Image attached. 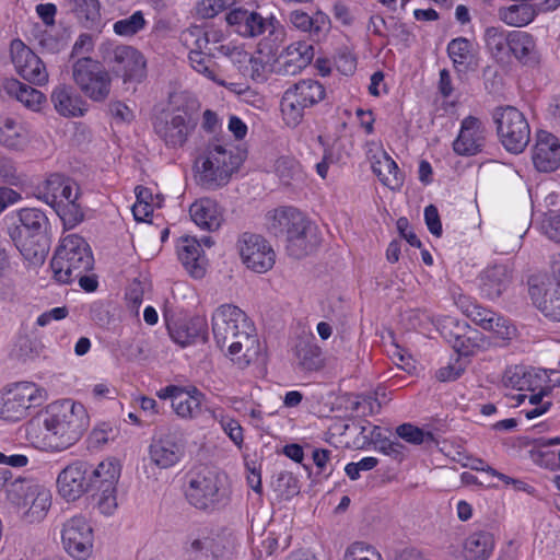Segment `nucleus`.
I'll list each match as a JSON object with an SVG mask.
<instances>
[{
  "label": "nucleus",
  "mask_w": 560,
  "mask_h": 560,
  "mask_svg": "<svg viewBox=\"0 0 560 560\" xmlns=\"http://www.w3.org/2000/svg\"><path fill=\"white\" fill-rule=\"evenodd\" d=\"M212 332L217 346L228 347L231 360L244 369L256 361L260 354V343L255 328L240 307L224 304L212 315Z\"/></svg>",
  "instance_id": "1"
},
{
  "label": "nucleus",
  "mask_w": 560,
  "mask_h": 560,
  "mask_svg": "<svg viewBox=\"0 0 560 560\" xmlns=\"http://www.w3.org/2000/svg\"><path fill=\"white\" fill-rule=\"evenodd\" d=\"M7 230L22 256L32 264L44 262L50 247L49 220L37 208H23L7 215Z\"/></svg>",
  "instance_id": "2"
},
{
  "label": "nucleus",
  "mask_w": 560,
  "mask_h": 560,
  "mask_svg": "<svg viewBox=\"0 0 560 560\" xmlns=\"http://www.w3.org/2000/svg\"><path fill=\"white\" fill-rule=\"evenodd\" d=\"M90 417L81 402L71 399L55 401L44 413V440L48 447L62 451L77 443L88 430Z\"/></svg>",
  "instance_id": "3"
},
{
  "label": "nucleus",
  "mask_w": 560,
  "mask_h": 560,
  "mask_svg": "<svg viewBox=\"0 0 560 560\" xmlns=\"http://www.w3.org/2000/svg\"><path fill=\"white\" fill-rule=\"evenodd\" d=\"M185 498L195 509L212 513L230 503L228 478L217 469L202 466L187 475Z\"/></svg>",
  "instance_id": "4"
},
{
  "label": "nucleus",
  "mask_w": 560,
  "mask_h": 560,
  "mask_svg": "<svg viewBox=\"0 0 560 560\" xmlns=\"http://www.w3.org/2000/svg\"><path fill=\"white\" fill-rule=\"evenodd\" d=\"M243 163V158L232 145L209 142L196 160L197 182L207 190L225 186L233 173Z\"/></svg>",
  "instance_id": "5"
},
{
  "label": "nucleus",
  "mask_w": 560,
  "mask_h": 560,
  "mask_svg": "<svg viewBox=\"0 0 560 560\" xmlns=\"http://www.w3.org/2000/svg\"><path fill=\"white\" fill-rule=\"evenodd\" d=\"M94 257L86 241L77 235L65 236L50 261L54 278L59 283L69 284L82 272L93 269Z\"/></svg>",
  "instance_id": "6"
},
{
  "label": "nucleus",
  "mask_w": 560,
  "mask_h": 560,
  "mask_svg": "<svg viewBox=\"0 0 560 560\" xmlns=\"http://www.w3.org/2000/svg\"><path fill=\"white\" fill-rule=\"evenodd\" d=\"M88 485L93 508L105 516H110L118 508L117 482L120 477V465L113 460L101 462L97 466L88 463Z\"/></svg>",
  "instance_id": "7"
},
{
  "label": "nucleus",
  "mask_w": 560,
  "mask_h": 560,
  "mask_svg": "<svg viewBox=\"0 0 560 560\" xmlns=\"http://www.w3.org/2000/svg\"><path fill=\"white\" fill-rule=\"evenodd\" d=\"M325 97V88L316 80L305 79L289 88L281 98V112L287 125L298 126L304 110L319 103Z\"/></svg>",
  "instance_id": "8"
},
{
  "label": "nucleus",
  "mask_w": 560,
  "mask_h": 560,
  "mask_svg": "<svg viewBox=\"0 0 560 560\" xmlns=\"http://www.w3.org/2000/svg\"><path fill=\"white\" fill-rule=\"evenodd\" d=\"M72 80L93 102H104L109 96L110 74L100 61L91 57H82L73 62Z\"/></svg>",
  "instance_id": "9"
},
{
  "label": "nucleus",
  "mask_w": 560,
  "mask_h": 560,
  "mask_svg": "<svg viewBox=\"0 0 560 560\" xmlns=\"http://www.w3.org/2000/svg\"><path fill=\"white\" fill-rule=\"evenodd\" d=\"M47 392L32 382H20L0 397V417L7 421H19L31 408L42 406Z\"/></svg>",
  "instance_id": "10"
},
{
  "label": "nucleus",
  "mask_w": 560,
  "mask_h": 560,
  "mask_svg": "<svg viewBox=\"0 0 560 560\" xmlns=\"http://www.w3.org/2000/svg\"><path fill=\"white\" fill-rule=\"evenodd\" d=\"M494 122L505 150L513 154L522 153L530 140L529 124L523 113L513 106L498 108Z\"/></svg>",
  "instance_id": "11"
},
{
  "label": "nucleus",
  "mask_w": 560,
  "mask_h": 560,
  "mask_svg": "<svg viewBox=\"0 0 560 560\" xmlns=\"http://www.w3.org/2000/svg\"><path fill=\"white\" fill-rule=\"evenodd\" d=\"M186 454V439L177 427L156 432L149 445V459L159 469H168L177 465Z\"/></svg>",
  "instance_id": "12"
},
{
  "label": "nucleus",
  "mask_w": 560,
  "mask_h": 560,
  "mask_svg": "<svg viewBox=\"0 0 560 560\" xmlns=\"http://www.w3.org/2000/svg\"><path fill=\"white\" fill-rule=\"evenodd\" d=\"M196 127L191 114L184 108L164 110L153 120L155 135L167 148H182Z\"/></svg>",
  "instance_id": "13"
},
{
  "label": "nucleus",
  "mask_w": 560,
  "mask_h": 560,
  "mask_svg": "<svg viewBox=\"0 0 560 560\" xmlns=\"http://www.w3.org/2000/svg\"><path fill=\"white\" fill-rule=\"evenodd\" d=\"M107 62L112 72L121 78L124 83H141L147 78V59L133 46H116L108 54Z\"/></svg>",
  "instance_id": "14"
},
{
  "label": "nucleus",
  "mask_w": 560,
  "mask_h": 560,
  "mask_svg": "<svg viewBox=\"0 0 560 560\" xmlns=\"http://www.w3.org/2000/svg\"><path fill=\"white\" fill-rule=\"evenodd\" d=\"M236 247L243 262L255 272H266L275 265V252L259 234L242 233L236 242Z\"/></svg>",
  "instance_id": "15"
},
{
  "label": "nucleus",
  "mask_w": 560,
  "mask_h": 560,
  "mask_svg": "<svg viewBox=\"0 0 560 560\" xmlns=\"http://www.w3.org/2000/svg\"><path fill=\"white\" fill-rule=\"evenodd\" d=\"M266 31H268V36L258 44L259 52L275 55L285 38V30L275 16L266 20L259 13L249 11L240 35L256 37Z\"/></svg>",
  "instance_id": "16"
},
{
  "label": "nucleus",
  "mask_w": 560,
  "mask_h": 560,
  "mask_svg": "<svg viewBox=\"0 0 560 560\" xmlns=\"http://www.w3.org/2000/svg\"><path fill=\"white\" fill-rule=\"evenodd\" d=\"M61 539L66 551L78 560L86 559L93 547V530L83 516H73L63 525Z\"/></svg>",
  "instance_id": "17"
},
{
  "label": "nucleus",
  "mask_w": 560,
  "mask_h": 560,
  "mask_svg": "<svg viewBox=\"0 0 560 560\" xmlns=\"http://www.w3.org/2000/svg\"><path fill=\"white\" fill-rule=\"evenodd\" d=\"M442 336L452 348L464 357H469L479 349L483 341L482 334L467 322L448 318L442 326Z\"/></svg>",
  "instance_id": "18"
},
{
  "label": "nucleus",
  "mask_w": 560,
  "mask_h": 560,
  "mask_svg": "<svg viewBox=\"0 0 560 560\" xmlns=\"http://www.w3.org/2000/svg\"><path fill=\"white\" fill-rule=\"evenodd\" d=\"M488 138L485 124L475 116H467L460 122V129L453 142V150L460 156H474L483 152Z\"/></svg>",
  "instance_id": "19"
},
{
  "label": "nucleus",
  "mask_w": 560,
  "mask_h": 560,
  "mask_svg": "<svg viewBox=\"0 0 560 560\" xmlns=\"http://www.w3.org/2000/svg\"><path fill=\"white\" fill-rule=\"evenodd\" d=\"M458 305L463 313L475 324L486 330L495 332L502 339H510L515 331L514 326L504 316L469 301L468 298H460Z\"/></svg>",
  "instance_id": "20"
},
{
  "label": "nucleus",
  "mask_w": 560,
  "mask_h": 560,
  "mask_svg": "<svg viewBox=\"0 0 560 560\" xmlns=\"http://www.w3.org/2000/svg\"><path fill=\"white\" fill-rule=\"evenodd\" d=\"M273 71L280 75H295L305 69L314 58V46L305 40L291 43L280 52L278 50Z\"/></svg>",
  "instance_id": "21"
},
{
  "label": "nucleus",
  "mask_w": 560,
  "mask_h": 560,
  "mask_svg": "<svg viewBox=\"0 0 560 560\" xmlns=\"http://www.w3.org/2000/svg\"><path fill=\"white\" fill-rule=\"evenodd\" d=\"M552 278L538 285L530 287L529 293L536 307L548 318L560 322V261L552 265Z\"/></svg>",
  "instance_id": "22"
},
{
  "label": "nucleus",
  "mask_w": 560,
  "mask_h": 560,
  "mask_svg": "<svg viewBox=\"0 0 560 560\" xmlns=\"http://www.w3.org/2000/svg\"><path fill=\"white\" fill-rule=\"evenodd\" d=\"M18 46L12 55L13 65L18 73L30 83L43 85L48 81V72L42 59L21 40L13 42Z\"/></svg>",
  "instance_id": "23"
},
{
  "label": "nucleus",
  "mask_w": 560,
  "mask_h": 560,
  "mask_svg": "<svg viewBox=\"0 0 560 560\" xmlns=\"http://www.w3.org/2000/svg\"><path fill=\"white\" fill-rule=\"evenodd\" d=\"M86 469V462L75 460L59 472L57 477V488L63 499L74 501L88 492Z\"/></svg>",
  "instance_id": "24"
},
{
  "label": "nucleus",
  "mask_w": 560,
  "mask_h": 560,
  "mask_svg": "<svg viewBox=\"0 0 560 560\" xmlns=\"http://www.w3.org/2000/svg\"><path fill=\"white\" fill-rule=\"evenodd\" d=\"M284 244L287 254L294 259L311 255L320 244L316 225L305 215Z\"/></svg>",
  "instance_id": "25"
},
{
  "label": "nucleus",
  "mask_w": 560,
  "mask_h": 560,
  "mask_svg": "<svg viewBox=\"0 0 560 560\" xmlns=\"http://www.w3.org/2000/svg\"><path fill=\"white\" fill-rule=\"evenodd\" d=\"M532 160L537 171L550 173L560 166V142L552 133L540 130L536 135Z\"/></svg>",
  "instance_id": "26"
},
{
  "label": "nucleus",
  "mask_w": 560,
  "mask_h": 560,
  "mask_svg": "<svg viewBox=\"0 0 560 560\" xmlns=\"http://www.w3.org/2000/svg\"><path fill=\"white\" fill-rule=\"evenodd\" d=\"M50 101L56 112L66 118L83 117L89 108L86 101L74 88L63 83L52 89Z\"/></svg>",
  "instance_id": "27"
},
{
  "label": "nucleus",
  "mask_w": 560,
  "mask_h": 560,
  "mask_svg": "<svg viewBox=\"0 0 560 560\" xmlns=\"http://www.w3.org/2000/svg\"><path fill=\"white\" fill-rule=\"evenodd\" d=\"M167 329L173 341L182 347L208 340V323L202 316H194L189 319L168 323Z\"/></svg>",
  "instance_id": "28"
},
{
  "label": "nucleus",
  "mask_w": 560,
  "mask_h": 560,
  "mask_svg": "<svg viewBox=\"0 0 560 560\" xmlns=\"http://www.w3.org/2000/svg\"><path fill=\"white\" fill-rule=\"evenodd\" d=\"M305 218L298 208L281 206L266 214L267 229L275 237L285 242Z\"/></svg>",
  "instance_id": "29"
},
{
  "label": "nucleus",
  "mask_w": 560,
  "mask_h": 560,
  "mask_svg": "<svg viewBox=\"0 0 560 560\" xmlns=\"http://www.w3.org/2000/svg\"><path fill=\"white\" fill-rule=\"evenodd\" d=\"M40 192L43 194V200L48 205L77 200L79 196V189L75 183L59 173L50 174L45 179Z\"/></svg>",
  "instance_id": "30"
},
{
  "label": "nucleus",
  "mask_w": 560,
  "mask_h": 560,
  "mask_svg": "<svg viewBox=\"0 0 560 560\" xmlns=\"http://www.w3.org/2000/svg\"><path fill=\"white\" fill-rule=\"evenodd\" d=\"M447 55L453 62V67L458 75L463 78L469 71H475L478 67V59L474 44L466 37L453 38L446 47Z\"/></svg>",
  "instance_id": "31"
},
{
  "label": "nucleus",
  "mask_w": 560,
  "mask_h": 560,
  "mask_svg": "<svg viewBox=\"0 0 560 560\" xmlns=\"http://www.w3.org/2000/svg\"><path fill=\"white\" fill-rule=\"evenodd\" d=\"M183 548L194 560H219L223 555L221 545L207 530L188 535Z\"/></svg>",
  "instance_id": "32"
},
{
  "label": "nucleus",
  "mask_w": 560,
  "mask_h": 560,
  "mask_svg": "<svg viewBox=\"0 0 560 560\" xmlns=\"http://www.w3.org/2000/svg\"><path fill=\"white\" fill-rule=\"evenodd\" d=\"M545 376L546 372L542 370H536L526 365H513L506 368L502 382L505 387L535 392L540 388Z\"/></svg>",
  "instance_id": "33"
},
{
  "label": "nucleus",
  "mask_w": 560,
  "mask_h": 560,
  "mask_svg": "<svg viewBox=\"0 0 560 560\" xmlns=\"http://www.w3.org/2000/svg\"><path fill=\"white\" fill-rule=\"evenodd\" d=\"M205 400V394L196 386L183 387L174 399L173 410L180 419L194 420L208 410Z\"/></svg>",
  "instance_id": "34"
},
{
  "label": "nucleus",
  "mask_w": 560,
  "mask_h": 560,
  "mask_svg": "<svg viewBox=\"0 0 560 560\" xmlns=\"http://www.w3.org/2000/svg\"><path fill=\"white\" fill-rule=\"evenodd\" d=\"M192 221L201 229L217 231L223 222L222 209L211 198H200L189 208Z\"/></svg>",
  "instance_id": "35"
},
{
  "label": "nucleus",
  "mask_w": 560,
  "mask_h": 560,
  "mask_svg": "<svg viewBox=\"0 0 560 560\" xmlns=\"http://www.w3.org/2000/svg\"><path fill=\"white\" fill-rule=\"evenodd\" d=\"M201 244L196 237H182L177 245L178 258L194 278L205 275V256Z\"/></svg>",
  "instance_id": "36"
},
{
  "label": "nucleus",
  "mask_w": 560,
  "mask_h": 560,
  "mask_svg": "<svg viewBox=\"0 0 560 560\" xmlns=\"http://www.w3.org/2000/svg\"><path fill=\"white\" fill-rule=\"evenodd\" d=\"M51 492L43 485L33 488L22 505L23 517L27 523H36L43 521L51 506Z\"/></svg>",
  "instance_id": "37"
},
{
  "label": "nucleus",
  "mask_w": 560,
  "mask_h": 560,
  "mask_svg": "<svg viewBox=\"0 0 560 560\" xmlns=\"http://www.w3.org/2000/svg\"><path fill=\"white\" fill-rule=\"evenodd\" d=\"M511 271L506 265H493L481 275V291L490 300L498 299L511 282Z\"/></svg>",
  "instance_id": "38"
},
{
  "label": "nucleus",
  "mask_w": 560,
  "mask_h": 560,
  "mask_svg": "<svg viewBox=\"0 0 560 560\" xmlns=\"http://www.w3.org/2000/svg\"><path fill=\"white\" fill-rule=\"evenodd\" d=\"M66 7L82 27L88 30L100 28L101 2L98 0H66Z\"/></svg>",
  "instance_id": "39"
},
{
  "label": "nucleus",
  "mask_w": 560,
  "mask_h": 560,
  "mask_svg": "<svg viewBox=\"0 0 560 560\" xmlns=\"http://www.w3.org/2000/svg\"><path fill=\"white\" fill-rule=\"evenodd\" d=\"M509 50L523 65L532 66L538 62L535 38L527 32H510Z\"/></svg>",
  "instance_id": "40"
},
{
  "label": "nucleus",
  "mask_w": 560,
  "mask_h": 560,
  "mask_svg": "<svg viewBox=\"0 0 560 560\" xmlns=\"http://www.w3.org/2000/svg\"><path fill=\"white\" fill-rule=\"evenodd\" d=\"M289 22L294 28L308 33L316 40L329 26V18L323 12H317L314 16H311L304 11L293 10L289 14Z\"/></svg>",
  "instance_id": "41"
},
{
  "label": "nucleus",
  "mask_w": 560,
  "mask_h": 560,
  "mask_svg": "<svg viewBox=\"0 0 560 560\" xmlns=\"http://www.w3.org/2000/svg\"><path fill=\"white\" fill-rule=\"evenodd\" d=\"M494 548V537L488 530L471 533L464 542V553L467 560H487Z\"/></svg>",
  "instance_id": "42"
},
{
  "label": "nucleus",
  "mask_w": 560,
  "mask_h": 560,
  "mask_svg": "<svg viewBox=\"0 0 560 560\" xmlns=\"http://www.w3.org/2000/svg\"><path fill=\"white\" fill-rule=\"evenodd\" d=\"M372 170L381 183L392 190L399 189L404 184L402 172L386 152H383L382 156L373 162Z\"/></svg>",
  "instance_id": "43"
},
{
  "label": "nucleus",
  "mask_w": 560,
  "mask_h": 560,
  "mask_svg": "<svg viewBox=\"0 0 560 560\" xmlns=\"http://www.w3.org/2000/svg\"><path fill=\"white\" fill-rule=\"evenodd\" d=\"M536 5L529 2H521L509 7L500 8L499 19L510 26L522 27L532 23L537 16Z\"/></svg>",
  "instance_id": "44"
},
{
  "label": "nucleus",
  "mask_w": 560,
  "mask_h": 560,
  "mask_svg": "<svg viewBox=\"0 0 560 560\" xmlns=\"http://www.w3.org/2000/svg\"><path fill=\"white\" fill-rule=\"evenodd\" d=\"M183 42L189 48V52L208 54L215 56L211 44L220 42V35L217 32H206L199 27H192L183 33Z\"/></svg>",
  "instance_id": "45"
},
{
  "label": "nucleus",
  "mask_w": 560,
  "mask_h": 560,
  "mask_svg": "<svg viewBox=\"0 0 560 560\" xmlns=\"http://www.w3.org/2000/svg\"><path fill=\"white\" fill-rule=\"evenodd\" d=\"M4 89L8 94L15 96L18 101L33 110H37L40 104L46 101V96L40 91L16 79L8 80Z\"/></svg>",
  "instance_id": "46"
},
{
  "label": "nucleus",
  "mask_w": 560,
  "mask_h": 560,
  "mask_svg": "<svg viewBox=\"0 0 560 560\" xmlns=\"http://www.w3.org/2000/svg\"><path fill=\"white\" fill-rule=\"evenodd\" d=\"M299 365L305 371H317L323 365L320 348L310 340H300L295 346Z\"/></svg>",
  "instance_id": "47"
},
{
  "label": "nucleus",
  "mask_w": 560,
  "mask_h": 560,
  "mask_svg": "<svg viewBox=\"0 0 560 560\" xmlns=\"http://www.w3.org/2000/svg\"><path fill=\"white\" fill-rule=\"evenodd\" d=\"M483 39L487 49L495 58H501L509 48L510 44V32H505L501 27L489 26L485 31Z\"/></svg>",
  "instance_id": "48"
},
{
  "label": "nucleus",
  "mask_w": 560,
  "mask_h": 560,
  "mask_svg": "<svg viewBox=\"0 0 560 560\" xmlns=\"http://www.w3.org/2000/svg\"><path fill=\"white\" fill-rule=\"evenodd\" d=\"M147 21L142 11H136L126 19L118 20L113 25V31L121 37H132L144 30Z\"/></svg>",
  "instance_id": "49"
},
{
  "label": "nucleus",
  "mask_w": 560,
  "mask_h": 560,
  "mask_svg": "<svg viewBox=\"0 0 560 560\" xmlns=\"http://www.w3.org/2000/svg\"><path fill=\"white\" fill-rule=\"evenodd\" d=\"M396 434L398 438L405 440L408 443L419 445L427 444L431 445L436 443L432 432L423 431L422 429L411 424L402 423L396 428Z\"/></svg>",
  "instance_id": "50"
},
{
  "label": "nucleus",
  "mask_w": 560,
  "mask_h": 560,
  "mask_svg": "<svg viewBox=\"0 0 560 560\" xmlns=\"http://www.w3.org/2000/svg\"><path fill=\"white\" fill-rule=\"evenodd\" d=\"M38 483H35L31 480H26L23 478H16L12 482L8 485L7 488V499L16 508L21 509L23 504H25L26 499H28V494L33 488L37 487Z\"/></svg>",
  "instance_id": "51"
},
{
  "label": "nucleus",
  "mask_w": 560,
  "mask_h": 560,
  "mask_svg": "<svg viewBox=\"0 0 560 560\" xmlns=\"http://www.w3.org/2000/svg\"><path fill=\"white\" fill-rule=\"evenodd\" d=\"M272 485L275 491L283 499H291L300 493L299 479L291 471H280Z\"/></svg>",
  "instance_id": "52"
},
{
  "label": "nucleus",
  "mask_w": 560,
  "mask_h": 560,
  "mask_svg": "<svg viewBox=\"0 0 560 560\" xmlns=\"http://www.w3.org/2000/svg\"><path fill=\"white\" fill-rule=\"evenodd\" d=\"M343 560H382V557L372 546L357 541L347 548Z\"/></svg>",
  "instance_id": "53"
},
{
  "label": "nucleus",
  "mask_w": 560,
  "mask_h": 560,
  "mask_svg": "<svg viewBox=\"0 0 560 560\" xmlns=\"http://www.w3.org/2000/svg\"><path fill=\"white\" fill-rule=\"evenodd\" d=\"M145 289L147 283L139 279H133L126 289L125 296L128 307L135 314H138L139 312V307L142 304Z\"/></svg>",
  "instance_id": "54"
},
{
  "label": "nucleus",
  "mask_w": 560,
  "mask_h": 560,
  "mask_svg": "<svg viewBox=\"0 0 560 560\" xmlns=\"http://www.w3.org/2000/svg\"><path fill=\"white\" fill-rule=\"evenodd\" d=\"M213 56H210L208 54L199 52H189L188 59L190 62V66L192 69L201 74H203L206 78L215 81V75L213 70L211 69L212 58Z\"/></svg>",
  "instance_id": "55"
},
{
  "label": "nucleus",
  "mask_w": 560,
  "mask_h": 560,
  "mask_svg": "<svg viewBox=\"0 0 560 560\" xmlns=\"http://www.w3.org/2000/svg\"><path fill=\"white\" fill-rule=\"evenodd\" d=\"M59 217L63 221V224L71 229L83 220L84 214L77 203V200H70L62 205Z\"/></svg>",
  "instance_id": "56"
},
{
  "label": "nucleus",
  "mask_w": 560,
  "mask_h": 560,
  "mask_svg": "<svg viewBox=\"0 0 560 560\" xmlns=\"http://www.w3.org/2000/svg\"><path fill=\"white\" fill-rule=\"evenodd\" d=\"M220 424L224 433L233 441L235 445L238 447L242 445L244 436H243V428L238 423L237 420L230 417H221Z\"/></svg>",
  "instance_id": "57"
},
{
  "label": "nucleus",
  "mask_w": 560,
  "mask_h": 560,
  "mask_svg": "<svg viewBox=\"0 0 560 560\" xmlns=\"http://www.w3.org/2000/svg\"><path fill=\"white\" fill-rule=\"evenodd\" d=\"M375 450L398 462H401L405 456V446L399 441H392L388 438H386L384 441H380V444L375 446Z\"/></svg>",
  "instance_id": "58"
},
{
  "label": "nucleus",
  "mask_w": 560,
  "mask_h": 560,
  "mask_svg": "<svg viewBox=\"0 0 560 560\" xmlns=\"http://www.w3.org/2000/svg\"><path fill=\"white\" fill-rule=\"evenodd\" d=\"M228 8V0H202L198 4V14L203 19H212Z\"/></svg>",
  "instance_id": "59"
},
{
  "label": "nucleus",
  "mask_w": 560,
  "mask_h": 560,
  "mask_svg": "<svg viewBox=\"0 0 560 560\" xmlns=\"http://www.w3.org/2000/svg\"><path fill=\"white\" fill-rule=\"evenodd\" d=\"M16 357L22 360L37 354L35 342L26 335H20L14 345Z\"/></svg>",
  "instance_id": "60"
},
{
  "label": "nucleus",
  "mask_w": 560,
  "mask_h": 560,
  "mask_svg": "<svg viewBox=\"0 0 560 560\" xmlns=\"http://www.w3.org/2000/svg\"><path fill=\"white\" fill-rule=\"evenodd\" d=\"M424 221L428 230L434 236L440 237L442 235V223L438 208L434 205H429L424 208Z\"/></svg>",
  "instance_id": "61"
},
{
  "label": "nucleus",
  "mask_w": 560,
  "mask_h": 560,
  "mask_svg": "<svg viewBox=\"0 0 560 560\" xmlns=\"http://www.w3.org/2000/svg\"><path fill=\"white\" fill-rule=\"evenodd\" d=\"M38 45L40 46L43 51L49 54L59 52L65 46L62 39L58 38L57 36L48 32H43L40 34V36L38 37Z\"/></svg>",
  "instance_id": "62"
},
{
  "label": "nucleus",
  "mask_w": 560,
  "mask_h": 560,
  "mask_svg": "<svg viewBox=\"0 0 560 560\" xmlns=\"http://www.w3.org/2000/svg\"><path fill=\"white\" fill-rule=\"evenodd\" d=\"M375 407L380 409L377 399L371 395L359 396L358 400L352 404V410L361 413L362 416H369L374 412Z\"/></svg>",
  "instance_id": "63"
},
{
  "label": "nucleus",
  "mask_w": 560,
  "mask_h": 560,
  "mask_svg": "<svg viewBox=\"0 0 560 560\" xmlns=\"http://www.w3.org/2000/svg\"><path fill=\"white\" fill-rule=\"evenodd\" d=\"M464 371L465 368L459 363V360H456L454 364H448L438 370L436 377L441 382L455 381L460 377Z\"/></svg>",
  "instance_id": "64"
}]
</instances>
